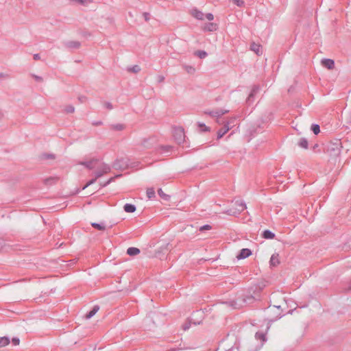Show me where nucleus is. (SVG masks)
Listing matches in <instances>:
<instances>
[{
  "mask_svg": "<svg viewBox=\"0 0 351 351\" xmlns=\"http://www.w3.org/2000/svg\"><path fill=\"white\" fill-rule=\"evenodd\" d=\"M198 126L201 129L202 131L206 132L209 130L208 127H207L204 123H198Z\"/></svg>",
  "mask_w": 351,
  "mask_h": 351,
  "instance_id": "obj_36",
  "label": "nucleus"
},
{
  "mask_svg": "<svg viewBox=\"0 0 351 351\" xmlns=\"http://www.w3.org/2000/svg\"><path fill=\"white\" fill-rule=\"evenodd\" d=\"M258 90H259V87L258 86H254L253 87V88L252 89V90H251V92H250V95H249V96H248V97L246 101L247 103L250 104L251 101H253V97L255 95V94H256V93L258 91Z\"/></svg>",
  "mask_w": 351,
  "mask_h": 351,
  "instance_id": "obj_14",
  "label": "nucleus"
},
{
  "mask_svg": "<svg viewBox=\"0 0 351 351\" xmlns=\"http://www.w3.org/2000/svg\"><path fill=\"white\" fill-rule=\"evenodd\" d=\"M173 138L175 141L178 144H181L184 142L185 140V134L184 129L180 127L175 128L173 129Z\"/></svg>",
  "mask_w": 351,
  "mask_h": 351,
  "instance_id": "obj_3",
  "label": "nucleus"
},
{
  "mask_svg": "<svg viewBox=\"0 0 351 351\" xmlns=\"http://www.w3.org/2000/svg\"><path fill=\"white\" fill-rule=\"evenodd\" d=\"M146 194H147V197L148 199H150L154 198L156 196L154 189V188H148L147 189Z\"/></svg>",
  "mask_w": 351,
  "mask_h": 351,
  "instance_id": "obj_23",
  "label": "nucleus"
},
{
  "mask_svg": "<svg viewBox=\"0 0 351 351\" xmlns=\"http://www.w3.org/2000/svg\"><path fill=\"white\" fill-rule=\"evenodd\" d=\"M5 247V241L2 238H0V251L3 250Z\"/></svg>",
  "mask_w": 351,
  "mask_h": 351,
  "instance_id": "obj_42",
  "label": "nucleus"
},
{
  "mask_svg": "<svg viewBox=\"0 0 351 351\" xmlns=\"http://www.w3.org/2000/svg\"><path fill=\"white\" fill-rule=\"evenodd\" d=\"M226 213H228V215H231L230 211H227Z\"/></svg>",
  "mask_w": 351,
  "mask_h": 351,
  "instance_id": "obj_59",
  "label": "nucleus"
},
{
  "mask_svg": "<svg viewBox=\"0 0 351 351\" xmlns=\"http://www.w3.org/2000/svg\"><path fill=\"white\" fill-rule=\"evenodd\" d=\"M163 80H164V77H162V76H159V81H160V82L163 81Z\"/></svg>",
  "mask_w": 351,
  "mask_h": 351,
  "instance_id": "obj_54",
  "label": "nucleus"
},
{
  "mask_svg": "<svg viewBox=\"0 0 351 351\" xmlns=\"http://www.w3.org/2000/svg\"><path fill=\"white\" fill-rule=\"evenodd\" d=\"M99 310V306L98 305H95L93 306V309L90 311L86 315V318L87 319H90L92 317H93Z\"/></svg>",
  "mask_w": 351,
  "mask_h": 351,
  "instance_id": "obj_15",
  "label": "nucleus"
},
{
  "mask_svg": "<svg viewBox=\"0 0 351 351\" xmlns=\"http://www.w3.org/2000/svg\"><path fill=\"white\" fill-rule=\"evenodd\" d=\"M205 17L210 21H213L214 19V16L211 13H208L205 15Z\"/></svg>",
  "mask_w": 351,
  "mask_h": 351,
  "instance_id": "obj_43",
  "label": "nucleus"
},
{
  "mask_svg": "<svg viewBox=\"0 0 351 351\" xmlns=\"http://www.w3.org/2000/svg\"><path fill=\"white\" fill-rule=\"evenodd\" d=\"M143 15H144V17H145V21H148V20H149V13H147V12H145V13L143 14Z\"/></svg>",
  "mask_w": 351,
  "mask_h": 351,
  "instance_id": "obj_48",
  "label": "nucleus"
},
{
  "mask_svg": "<svg viewBox=\"0 0 351 351\" xmlns=\"http://www.w3.org/2000/svg\"><path fill=\"white\" fill-rule=\"evenodd\" d=\"M97 179V178H96V176H95V178H93L92 180H90V181H88V182H87V184H86L83 187V189H86V187H88V186H90V185H91V184H94V183L96 182Z\"/></svg>",
  "mask_w": 351,
  "mask_h": 351,
  "instance_id": "obj_38",
  "label": "nucleus"
},
{
  "mask_svg": "<svg viewBox=\"0 0 351 351\" xmlns=\"http://www.w3.org/2000/svg\"><path fill=\"white\" fill-rule=\"evenodd\" d=\"M3 115L1 110H0V117Z\"/></svg>",
  "mask_w": 351,
  "mask_h": 351,
  "instance_id": "obj_58",
  "label": "nucleus"
},
{
  "mask_svg": "<svg viewBox=\"0 0 351 351\" xmlns=\"http://www.w3.org/2000/svg\"><path fill=\"white\" fill-rule=\"evenodd\" d=\"M0 77H8V75L3 74V73H0Z\"/></svg>",
  "mask_w": 351,
  "mask_h": 351,
  "instance_id": "obj_51",
  "label": "nucleus"
},
{
  "mask_svg": "<svg viewBox=\"0 0 351 351\" xmlns=\"http://www.w3.org/2000/svg\"><path fill=\"white\" fill-rule=\"evenodd\" d=\"M348 289H349V290H351V281L350 282V285H349Z\"/></svg>",
  "mask_w": 351,
  "mask_h": 351,
  "instance_id": "obj_56",
  "label": "nucleus"
},
{
  "mask_svg": "<svg viewBox=\"0 0 351 351\" xmlns=\"http://www.w3.org/2000/svg\"><path fill=\"white\" fill-rule=\"evenodd\" d=\"M183 68L189 74H193L195 71V69L190 65H184Z\"/></svg>",
  "mask_w": 351,
  "mask_h": 351,
  "instance_id": "obj_27",
  "label": "nucleus"
},
{
  "mask_svg": "<svg viewBox=\"0 0 351 351\" xmlns=\"http://www.w3.org/2000/svg\"><path fill=\"white\" fill-rule=\"evenodd\" d=\"M229 112V110H224V109H216L214 110H206L204 111V114H208L212 117H215L217 119V122L218 123H220L219 121V117H221L223 114H226Z\"/></svg>",
  "mask_w": 351,
  "mask_h": 351,
  "instance_id": "obj_5",
  "label": "nucleus"
},
{
  "mask_svg": "<svg viewBox=\"0 0 351 351\" xmlns=\"http://www.w3.org/2000/svg\"><path fill=\"white\" fill-rule=\"evenodd\" d=\"M235 204L238 206L237 209H238L239 212H241L247 208L245 202L241 200L236 201Z\"/></svg>",
  "mask_w": 351,
  "mask_h": 351,
  "instance_id": "obj_20",
  "label": "nucleus"
},
{
  "mask_svg": "<svg viewBox=\"0 0 351 351\" xmlns=\"http://www.w3.org/2000/svg\"><path fill=\"white\" fill-rule=\"evenodd\" d=\"M341 142L339 141H337L335 143H330L327 145V152L331 156H338L341 152Z\"/></svg>",
  "mask_w": 351,
  "mask_h": 351,
  "instance_id": "obj_2",
  "label": "nucleus"
},
{
  "mask_svg": "<svg viewBox=\"0 0 351 351\" xmlns=\"http://www.w3.org/2000/svg\"><path fill=\"white\" fill-rule=\"evenodd\" d=\"M311 129L315 134H318L320 132L319 125L317 124H313Z\"/></svg>",
  "mask_w": 351,
  "mask_h": 351,
  "instance_id": "obj_30",
  "label": "nucleus"
},
{
  "mask_svg": "<svg viewBox=\"0 0 351 351\" xmlns=\"http://www.w3.org/2000/svg\"><path fill=\"white\" fill-rule=\"evenodd\" d=\"M72 2H76L84 5H88L91 2V0H71Z\"/></svg>",
  "mask_w": 351,
  "mask_h": 351,
  "instance_id": "obj_32",
  "label": "nucleus"
},
{
  "mask_svg": "<svg viewBox=\"0 0 351 351\" xmlns=\"http://www.w3.org/2000/svg\"><path fill=\"white\" fill-rule=\"evenodd\" d=\"M156 139L154 137L145 138L141 142V146L145 149H149L156 143Z\"/></svg>",
  "mask_w": 351,
  "mask_h": 351,
  "instance_id": "obj_7",
  "label": "nucleus"
},
{
  "mask_svg": "<svg viewBox=\"0 0 351 351\" xmlns=\"http://www.w3.org/2000/svg\"><path fill=\"white\" fill-rule=\"evenodd\" d=\"M74 111H75V108L71 105L66 106L64 109V112L68 114L73 113V112H74Z\"/></svg>",
  "mask_w": 351,
  "mask_h": 351,
  "instance_id": "obj_34",
  "label": "nucleus"
},
{
  "mask_svg": "<svg viewBox=\"0 0 351 351\" xmlns=\"http://www.w3.org/2000/svg\"><path fill=\"white\" fill-rule=\"evenodd\" d=\"M236 119L235 117H231L229 121H228L227 122H229L230 123V126L232 127V125L234 124V121H235Z\"/></svg>",
  "mask_w": 351,
  "mask_h": 351,
  "instance_id": "obj_46",
  "label": "nucleus"
},
{
  "mask_svg": "<svg viewBox=\"0 0 351 351\" xmlns=\"http://www.w3.org/2000/svg\"><path fill=\"white\" fill-rule=\"evenodd\" d=\"M298 145L304 149H307L308 143V141L305 138H301L298 142Z\"/></svg>",
  "mask_w": 351,
  "mask_h": 351,
  "instance_id": "obj_22",
  "label": "nucleus"
},
{
  "mask_svg": "<svg viewBox=\"0 0 351 351\" xmlns=\"http://www.w3.org/2000/svg\"><path fill=\"white\" fill-rule=\"evenodd\" d=\"M104 106H105V107H106V108H108V109H109V110L112 109V104H111V103H110V102H106V103L104 104Z\"/></svg>",
  "mask_w": 351,
  "mask_h": 351,
  "instance_id": "obj_45",
  "label": "nucleus"
},
{
  "mask_svg": "<svg viewBox=\"0 0 351 351\" xmlns=\"http://www.w3.org/2000/svg\"><path fill=\"white\" fill-rule=\"evenodd\" d=\"M12 341L14 346H17L19 344L20 340L19 338L14 337L12 339Z\"/></svg>",
  "mask_w": 351,
  "mask_h": 351,
  "instance_id": "obj_44",
  "label": "nucleus"
},
{
  "mask_svg": "<svg viewBox=\"0 0 351 351\" xmlns=\"http://www.w3.org/2000/svg\"><path fill=\"white\" fill-rule=\"evenodd\" d=\"M210 229H211V226L210 225L206 224V225H204V226H201L199 228V231L203 232L204 230H210Z\"/></svg>",
  "mask_w": 351,
  "mask_h": 351,
  "instance_id": "obj_39",
  "label": "nucleus"
},
{
  "mask_svg": "<svg viewBox=\"0 0 351 351\" xmlns=\"http://www.w3.org/2000/svg\"><path fill=\"white\" fill-rule=\"evenodd\" d=\"M251 49L254 51L257 55L260 53L261 45L256 43H252L251 45Z\"/></svg>",
  "mask_w": 351,
  "mask_h": 351,
  "instance_id": "obj_28",
  "label": "nucleus"
},
{
  "mask_svg": "<svg viewBox=\"0 0 351 351\" xmlns=\"http://www.w3.org/2000/svg\"><path fill=\"white\" fill-rule=\"evenodd\" d=\"M56 180L55 178H49V179H47V180H46V182H51V181H53V180Z\"/></svg>",
  "mask_w": 351,
  "mask_h": 351,
  "instance_id": "obj_53",
  "label": "nucleus"
},
{
  "mask_svg": "<svg viewBox=\"0 0 351 351\" xmlns=\"http://www.w3.org/2000/svg\"><path fill=\"white\" fill-rule=\"evenodd\" d=\"M101 162L97 158H93L90 160L81 162L80 165H84L87 169L91 170L99 167Z\"/></svg>",
  "mask_w": 351,
  "mask_h": 351,
  "instance_id": "obj_6",
  "label": "nucleus"
},
{
  "mask_svg": "<svg viewBox=\"0 0 351 351\" xmlns=\"http://www.w3.org/2000/svg\"><path fill=\"white\" fill-rule=\"evenodd\" d=\"M322 64L324 67L328 69H332L335 67V62L332 59L325 58L322 60Z\"/></svg>",
  "mask_w": 351,
  "mask_h": 351,
  "instance_id": "obj_10",
  "label": "nucleus"
},
{
  "mask_svg": "<svg viewBox=\"0 0 351 351\" xmlns=\"http://www.w3.org/2000/svg\"><path fill=\"white\" fill-rule=\"evenodd\" d=\"M140 253V250L137 247H130L127 250V254L130 256H136Z\"/></svg>",
  "mask_w": 351,
  "mask_h": 351,
  "instance_id": "obj_18",
  "label": "nucleus"
},
{
  "mask_svg": "<svg viewBox=\"0 0 351 351\" xmlns=\"http://www.w3.org/2000/svg\"><path fill=\"white\" fill-rule=\"evenodd\" d=\"M217 26L215 23H208L205 25V26L204 27V29L205 31L213 32L217 29Z\"/></svg>",
  "mask_w": 351,
  "mask_h": 351,
  "instance_id": "obj_17",
  "label": "nucleus"
},
{
  "mask_svg": "<svg viewBox=\"0 0 351 351\" xmlns=\"http://www.w3.org/2000/svg\"><path fill=\"white\" fill-rule=\"evenodd\" d=\"M158 193L159 196L165 200H167L169 198V196L165 194L161 189L158 190Z\"/></svg>",
  "mask_w": 351,
  "mask_h": 351,
  "instance_id": "obj_31",
  "label": "nucleus"
},
{
  "mask_svg": "<svg viewBox=\"0 0 351 351\" xmlns=\"http://www.w3.org/2000/svg\"><path fill=\"white\" fill-rule=\"evenodd\" d=\"M96 124H97V125H101V121H99V122H97V123H96Z\"/></svg>",
  "mask_w": 351,
  "mask_h": 351,
  "instance_id": "obj_57",
  "label": "nucleus"
},
{
  "mask_svg": "<svg viewBox=\"0 0 351 351\" xmlns=\"http://www.w3.org/2000/svg\"><path fill=\"white\" fill-rule=\"evenodd\" d=\"M64 45L69 49H77L81 44L79 41L72 40L65 43Z\"/></svg>",
  "mask_w": 351,
  "mask_h": 351,
  "instance_id": "obj_11",
  "label": "nucleus"
},
{
  "mask_svg": "<svg viewBox=\"0 0 351 351\" xmlns=\"http://www.w3.org/2000/svg\"><path fill=\"white\" fill-rule=\"evenodd\" d=\"M173 147L171 145H162L158 148V152L160 153H168L171 151Z\"/></svg>",
  "mask_w": 351,
  "mask_h": 351,
  "instance_id": "obj_21",
  "label": "nucleus"
},
{
  "mask_svg": "<svg viewBox=\"0 0 351 351\" xmlns=\"http://www.w3.org/2000/svg\"><path fill=\"white\" fill-rule=\"evenodd\" d=\"M251 254L252 252L250 249L243 248L240 251L239 254L237 256V258L238 259H244L249 257Z\"/></svg>",
  "mask_w": 351,
  "mask_h": 351,
  "instance_id": "obj_9",
  "label": "nucleus"
},
{
  "mask_svg": "<svg viewBox=\"0 0 351 351\" xmlns=\"http://www.w3.org/2000/svg\"><path fill=\"white\" fill-rule=\"evenodd\" d=\"M349 122L351 123V114H350L348 117Z\"/></svg>",
  "mask_w": 351,
  "mask_h": 351,
  "instance_id": "obj_55",
  "label": "nucleus"
},
{
  "mask_svg": "<svg viewBox=\"0 0 351 351\" xmlns=\"http://www.w3.org/2000/svg\"><path fill=\"white\" fill-rule=\"evenodd\" d=\"M33 77H34V79L38 81V82H42L43 81V78L40 76H38V75H34Z\"/></svg>",
  "mask_w": 351,
  "mask_h": 351,
  "instance_id": "obj_47",
  "label": "nucleus"
},
{
  "mask_svg": "<svg viewBox=\"0 0 351 351\" xmlns=\"http://www.w3.org/2000/svg\"><path fill=\"white\" fill-rule=\"evenodd\" d=\"M141 70L140 67L138 65H134L132 68L130 69V71L134 72V73H138Z\"/></svg>",
  "mask_w": 351,
  "mask_h": 351,
  "instance_id": "obj_40",
  "label": "nucleus"
},
{
  "mask_svg": "<svg viewBox=\"0 0 351 351\" xmlns=\"http://www.w3.org/2000/svg\"><path fill=\"white\" fill-rule=\"evenodd\" d=\"M270 265L272 267L277 266L279 263V256L278 254H274L271 255L269 261Z\"/></svg>",
  "mask_w": 351,
  "mask_h": 351,
  "instance_id": "obj_12",
  "label": "nucleus"
},
{
  "mask_svg": "<svg viewBox=\"0 0 351 351\" xmlns=\"http://www.w3.org/2000/svg\"><path fill=\"white\" fill-rule=\"evenodd\" d=\"M91 226L99 230H105L106 227L103 223H92Z\"/></svg>",
  "mask_w": 351,
  "mask_h": 351,
  "instance_id": "obj_29",
  "label": "nucleus"
},
{
  "mask_svg": "<svg viewBox=\"0 0 351 351\" xmlns=\"http://www.w3.org/2000/svg\"><path fill=\"white\" fill-rule=\"evenodd\" d=\"M239 7H243L244 5L243 0H232Z\"/></svg>",
  "mask_w": 351,
  "mask_h": 351,
  "instance_id": "obj_37",
  "label": "nucleus"
},
{
  "mask_svg": "<svg viewBox=\"0 0 351 351\" xmlns=\"http://www.w3.org/2000/svg\"><path fill=\"white\" fill-rule=\"evenodd\" d=\"M277 308V309H279L280 308V306H276Z\"/></svg>",
  "mask_w": 351,
  "mask_h": 351,
  "instance_id": "obj_60",
  "label": "nucleus"
},
{
  "mask_svg": "<svg viewBox=\"0 0 351 351\" xmlns=\"http://www.w3.org/2000/svg\"><path fill=\"white\" fill-rule=\"evenodd\" d=\"M138 162H133L128 158L117 159L112 165L116 169L124 170L128 168L137 167Z\"/></svg>",
  "mask_w": 351,
  "mask_h": 351,
  "instance_id": "obj_1",
  "label": "nucleus"
},
{
  "mask_svg": "<svg viewBox=\"0 0 351 351\" xmlns=\"http://www.w3.org/2000/svg\"><path fill=\"white\" fill-rule=\"evenodd\" d=\"M231 128V126H230L229 122H226L223 127L220 129L217 132V138L219 139L222 138L225 134H226Z\"/></svg>",
  "mask_w": 351,
  "mask_h": 351,
  "instance_id": "obj_8",
  "label": "nucleus"
},
{
  "mask_svg": "<svg viewBox=\"0 0 351 351\" xmlns=\"http://www.w3.org/2000/svg\"><path fill=\"white\" fill-rule=\"evenodd\" d=\"M123 208L126 213H134L136 210V206L131 204H125Z\"/></svg>",
  "mask_w": 351,
  "mask_h": 351,
  "instance_id": "obj_19",
  "label": "nucleus"
},
{
  "mask_svg": "<svg viewBox=\"0 0 351 351\" xmlns=\"http://www.w3.org/2000/svg\"><path fill=\"white\" fill-rule=\"evenodd\" d=\"M194 54L200 59H204L208 56L207 52L203 50L196 51Z\"/></svg>",
  "mask_w": 351,
  "mask_h": 351,
  "instance_id": "obj_25",
  "label": "nucleus"
},
{
  "mask_svg": "<svg viewBox=\"0 0 351 351\" xmlns=\"http://www.w3.org/2000/svg\"><path fill=\"white\" fill-rule=\"evenodd\" d=\"M282 316L280 315L276 316V317L275 319H271V321H274V320H276L279 318H280Z\"/></svg>",
  "mask_w": 351,
  "mask_h": 351,
  "instance_id": "obj_52",
  "label": "nucleus"
},
{
  "mask_svg": "<svg viewBox=\"0 0 351 351\" xmlns=\"http://www.w3.org/2000/svg\"><path fill=\"white\" fill-rule=\"evenodd\" d=\"M120 176H121V175H117V176H114V177H112V178H110V179H109L106 182H105L104 184H103L101 185V186L105 187V186H108L110 183H111L112 182H113L116 178H118V177H120Z\"/></svg>",
  "mask_w": 351,
  "mask_h": 351,
  "instance_id": "obj_33",
  "label": "nucleus"
},
{
  "mask_svg": "<svg viewBox=\"0 0 351 351\" xmlns=\"http://www.w3.org/2000/svg\"><path fill=\"white\" fill-rule=\"evenodd\" d=\"M191 14L193 17H195V19H197L198 20H203L204 18V13L197 9L193 10L191 12Z\"/></svg>",
  "mask_w": 351,
  "mask_h": 351,
  "instance_id": "obj_13",
  "label": "nucleus"
},
{
  "mask_svg": "<svg viewBox=\"0 0 351 351\" xmlns=\"http://www.w3.org/2000/svg\"><path fill=\"white\" fill-rule=\"evenodd\" d=\"M183 328L184 330H188L189 328V324L184 325Z\"/></svg>",
  "mask_w": 351,
  "mask_h": 351,
  "instance_id": "obj_50",
  "label": "nucleus"
},
{
  "mask_svg": "<svg viewBox=\"0 0 351 351\" xmlns=\"http://www.w3.org/2000/svg\"><path fill=\"white\" fill-rule=\"evenodd\" d=\"M255 337L257 339H261L263 341H265V335L262 332H256Z\"/></svg>",
  "mask_w": 351,
  "mask_h": 351,
  "instance_id": "obj_35",
  "label": "nucleus"
},
{
  "mask_svg": "<svg viewBox=\"0 0 351 351\" xmlns=\"http://www.w3.org/2000/svg\"><path fill=\"white\" fill-rule=\"evenodd\" d=\"M96 169L97 170L94 173L95 176H96V178L101 177L104 174L109 173L111 170L110 165L101 162L99 163V167Z\"/></svg>",
  "mask_w": 351,
  "mask_h": 351,
  "instance_id": "obj_4",
  "label": "nucleus"
},
{
  "mask_svg": "<svg viewBox=\"0 0 351 351\" xmlns=\"http://www.w3.org/2000/svg\"><path fill=\"white\" fill-rule=\"evenodd\" d=\"M230 350H231V349H230V350H226V351H230Z\"/></svg>",
  "mask_w": 351,
  "mask_h": 351,
  "instance_id": "obj_61",
  "label": "nucleus"
},
{
  "mask_svg": "<svg viewBox=\"0 0 351 351\" xmlns=\"http://www.w3.org/2000/svg\"><path fill=\"white\" fill-rule=\"evenodd\" d=\"M10 343V339L7 337H0V348L5 347Z\"/></svg>",
  "mask_w": 351,
  "mask_h": 351,
  "instance_id": "obj_24",
  "label": "nucleus"
},
{
  "mask_svg": "<svg viewBox=\"0 0 351 351\" xmlns=\"http://www.w3.org/2000/svg\"><path fill=\"white\" fill-rule=\"evenodd\" d=\"M110 128L117 131H121L124 130L125 125L121 123L113 124L110 126Z\"/></svg>",
  "mask_w": 351,
  "mask_h": 351,
  "instance_id": "obj_26",
  "label": "nucleus"
},
{
  "mask_svg": "<svg viewBox=\"0 0 351 351\" xmlns=\"http://www.w3.org/2000/svg\"><path fill=\"white\" fill-rule=\"evenodd\" d=\"M262 236L266 239H272L275 237V234L269 230H265L263 232Z\"/></svg>",
  "mask_w": 351,
  "mask_h": 351,
  "instance_id": "obj_16",
  "label": "nucleus"
},
{
  "mask_svg": "<svg viewBox=\"0 0 351 351\" xmlns=\"http://www.w3.org/2000/svg\"><path fill=\"white\" fill-rule=\"evenodd\" d=\"M43 158L45 159H54L55 158V156L52 154H45L43 155Z\"/></svg>",
  "mask_w": 351,
  "mask_h": 351,
  "instance_id": "obj_41",
  "label": "nucleus"
},
{
  "mask_svg": "<svg viewBox=\"0 0 351 351\" xmlns=\"http://www.w3.org/2000/svg\"><path fill=\"white\" fill-rule=\"evenodd\" d=\"M34 59L35 60H39L40 59V55L38 53L34 54Z\"/></svg>",
  "mask_w": 351,
  "mask_h": 351,
  "instance_id": "obj_49",
  "label": "nucleus"
}]
</instances>
